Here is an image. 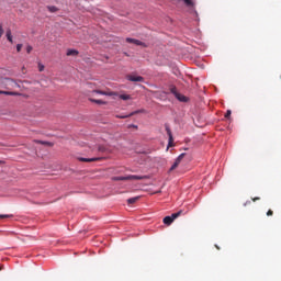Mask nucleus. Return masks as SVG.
<instances>
[{
	"label": "nucleus",
	"instance_id": "nucleus-1",
	"mask_svg": "<svg viewBox=\"0 0 281 281\" xmlns=\"http://www.w3.org/2000/svg\"><path fill=\"white\" fill-rule=\"evenodd\" d=\"M21 86L11 78H3L0 80V89H7V91H12L13 89H20Z\"/></svg>",
	"mask_w": 281,
	"mask_h": 281
},
{
	"label": "nucleus",
	"instance_id": "nucleus-2",
	"mask_svg": "<svg viewBox=\"0 0 281 281\" xmlns=\"http://www.w3.org/2000/svg\"><path fill=\"white\" fill-rule=\"evenodd\" d=\"M142 179H144V177L130 175L126 177H113L112 181H142Z\"/></svg>",
	"mask_w": 281,
	"mask_h": 281
},
{
	"label": "nucleus",
	"instance_id": "nucleus-3",
	"mask_svg": "<svg viewBox=\"0 0 281 281\" xmlns=\"http://www.w3.org/2000/svg\"><path fill=\"white\" fill-rule=\"evenodd\" d=\"M181 214H183V211H179L177 213H173V214H171V216H166V217H164L162 223L165 225H172V223H175L176 218H179V216Z\"/></svg>",
	"mask_w": 281,
	"mask_h": 281
},
{
	"label": "nucleus",
	"instance_id": "nucleus-4",
	"mask_svg": "<svg viewBox=\"0 0 281 281\" xmlns=\"http://www.w3.org/2000/svg\"><path fill=\"white\" fill-rule=\"evenodd\" d=\"M183 157H186V154H180L176 161L173 162V165L170 167L169 172H172V170H177V168H179V164H181V161H183Z\"/></svg>",
	"mask_w": 281,
	"mask_h": 281
},
{
	"label": "nucleus",
	"instance_id": "nucleus-5",
	"mask_svg": "<svg viewBox=\"0 0 281 281\" xmlns=\"http://www.w3.org/2000/svg\"><path fill=\"white\" fill-rule=\"evenodd\" d=\"M171 93H173V95L177 98V100H179V102H188V97L177 92L176 88L171 89Z\"/></svg>",
	"mask_w": 281,
	"mask_h": 281
},
{
	"label": "nucleus",
	"instance_id": "nucleus-6",
	"mask_svg": "<svg viewBox=\"0 0 281 281\" xmlns=\"http://www.w3.org/2000/svg\"><path fill=\"white\" fill-rule=\"evenodd\" d=\"M137 113H146V110L142 109V110H137V111H134L127 115H116V117L119 120H126V117H133V115H137Z\"/></svg>",
	"mask_w": 281,
	"mask_h": 281
},
{
	"label": "nucleus",
	"instance_id": "nucleus-7",
	"mask_svg": "<svg viewBox=\"0 0 281 281\" xmlns=\"http://www.w3.org/2000/svg\"><path fill=\"white\" fill-rule=\"evenodd\" d=\"M167 135L169 137L168 148H172L175 146V138L172 137V131H170V127H166Z\"/></svg>",
	"mask_w": 281,
	"mask_h": 281
},
{
	"label": "nucleus",
	"instance_id": "nucleus-8",
	"mask_svg": "<svg viewBox=\"0 0 281 281\" xmlns=\"http://www.w3.org/2000/svg\"><path fill=\"white\" fill-rule=\"evenodd\" d=\"M127 80H130V82H144V77L135 76V75H128Z\"/></svg>",
	"mask_w": 281,
	"mask_h": 281
},
{
	"label": "nucleus",
	"instance_id": "nucleus-9",
	"mask_svg": "<svg viewBox=\"0 0 281 281\" xmlns=\"http://www.w3.org/2000/svg\"><path fill=\"white\" fill-rule=\"evenodd\" d=\"M126 43H133L134 45L140 46V47H146V44L139 40H135V38H131L127 37L126 38Z\"/></svg>",
	"mask_w": 281,
	"mask_h": 281
},
{
	"label": "nucleus",
	"instance_id": "nucleus-10",
	"mask_svg": "<svg viewBox=\"0 0 281 281\" xmlns=\"http://www.w3.org/2000/svg\"><path fill=\"white\" fill-rule=\"evenodd\" d=\"M93 93H98L99 95H117V92H113V91H102V90H93Z\"/></svg>",
	"mask_w": 281,
	"mask_h": 281
},
{
	"label": "nucleus",
	"instance_id": "nucleus-11",
	"mask_svg": "<svg viewBox=\"0 0 281 281\" xmlns=\"http://www.w3.org/2000/svg\"><path fill=\"white\" fill-rule=\"evenodd\" d=\"M184 5H187V8H190L191 10H194V8H196V2L194 0H183Z\"/></svg>",
	"mask_w": 281,
	"mask_h": 281
},
{
	"label": "nucleus",
	"instance_id": "nucleus-12",
	"mask_svg": "<svg viewBox=\"0 0 281 281\" xmlns=\"http://www.w3.org/2000/svg\"><path fill=\"white\" fill-rule=\"evenodd\" d=\"M101 159H102L101 157H94V158H82V157H79L78 158L79 161H85V162L100 161Z\"/></svg>",
	"mask_w": 281,
	"mask_h": 281
},
{
	"label": "nucleus",
	"instance_id": "nucleus-13",
	"mask_svg": "<svg viewBox=\"0 0 281 281\" xmlns=\"http://www.w3.org/2000/svg\"><path fill=\"white\" fill-rule=\"evenodd\" d=\"M0 95H21V93L14 92V91H3V90H0Z\"/></svg>",
	"mask_w": 281,
	"mask_h": 281
},
{
	"label": "nucleus",
	"instance_id": "nucleus-14",
	"mask_svg": "<svg viewBox=\"0 0 281 281\" xmlns=\"http://www.w3.org/2000/svg\"><path fill=\"white\" fill-rule=\"evenodd\" d=\"M139 199H140V196L130 198V199L127 200V204H128V205H133V204H135L136 202H138Z\"/></svg>",
	"mask_w": 281,
	"mask_h": 281
},
{
	"label": "nucleus",
	"instance_id": "nucleus-15",
	"mask_svg": "<svg viewBox=\"0 0 281 281\" xmlns=\"http://www.w3.org/2000/svg\"><path fill=\"white\" fill-rule=\"evenodd\" d=\"M7 40L9 41V43H14V40L12 37V31L10 29L7 30Z\"/></svg>",
	"mask_w": 281,
	"mask_h": 281
},
{
	"label": "nucleus",
	"instance_id": "nucleus-16",
	"mask_svg": "<svg viewBox=\"0 0 281 281\" xmlns=\"http://www.w3.org/2000/svg\"><path fill=\"white\" fill-rule=\"evenodd\" d=\"M90 102H93L94 104H106V101L98 100V99H89Z\"/></svg>",
	"mask_w": 281,
	"mask_h": 281
},
{
	"label": "nucleus",
	"instance_id": "nucleus-17",
	"mask_svg": "<svg viewBox=\"0 0 281 281\" xmlns=\"http://www.w3.org/2000/svg\"><path fill=\"white\" fill-rule=\"evenodd\" d=\"M67 56H78V50H76V49H68L67 50Z\"/></svg>",
	"mask_w": 281,
	"mask_h": 281
},
{
	"label": "nucleus",
	"instance_id": "nucleus-18",
	"mask_svg": "<svg viewBox=\"0 0 281 281\" xmlns=\"http://www.w3.org/2000/svg\"><path fill=\"white\" fill-rule=\"evenodd\" d=\"M119 98L120 100H132L131 94H120Z\"/></svg>",
	"mask_w": 281,
	"mask_h": 281
},
{
	"label": "nucleus",
	"instance_id": "nucleus-19",
	"mask_svg": "<svg viewBox=\"0 0 281 281\" xmlns=\"http://www.w3.org/2000/svg\"><path fill=\"white\" fill-rule=\"evenodd\" d=\"M14 215L12 214H0V218H13Z\"/></svg>",
	"mask_w": 281,
	"mask_h": 281
},
{
	"label": "nucleus",
	"instance_id": "nucleus-20",
	"mask_svg": "<svg viewBox=\"0 0 281 281\" xmlns=\"http://www.w3.org/2000/svg\"><path fill=\"white\" fill-rule=\"evenodd\" d=\"M49 12H58V8L56 7H48Z\"/></svg>",
	"mask_w": 281,
	"mask_h": 281
},
{
	"label": "nucleus",
	"instance_id": "nucleus-21",
	"mask_svg": "<svg viewBox=\"0 0 281 281\" xmlns=\"http://www.w3.org/2000/svg\"><path fill=\"white\" fill-rule=\"evenodd\" d=\"M225 117L227 120H229V117H232V110H227L226 114H225Z\"/></svg>",
	"mask_w": 281,
	"mask_h": 281
},
{
	"label": "nucleus",
	"instance_id": "nucleus-22",
	"mask_svg": "<svg viewBox=\"0 0 281 281\" xmlns=\"http://www.w3.org/2000/svg\"><path fill=\"white\" fill-rule=\"evenodd\" d=\"M36 144H44L46 146H50L52 144L50 143H47V142H43V140H35Z\"/></svg>",
	"mask_w": 281,
	"mask_h": 281
},
{
	"label": "nucleus",
	"instance_id": "nucleus-23",
	"mask_svg": "<svg viewBox=\"0 0 281 281\" xmlns=\"http://www.w3.org/2000/svg\"><path fill=\"white\" fill-rule=\"evenodd\" d=\"M4 31H3V24H0V38L3 36Z\"/></svg>",
	"mask_w": 281,
	"mask_h": 281
},
{
	"label": "nucleus",
	"instance_id": "nucleus-24",
	"mask_svg": "<svg viewBox=\"0 0 281 281\" xmlns=\"http://www.w3.org/2000/svg\"><path fill=\"white\" fill-rule=\"evenodd\" d=\"M21 49H23V44H18L16 45V52L19 53V52H21Z\"/></svg>",
	"mask_w": 281,
	"mask_h": 281
},
{
	"label": "nucleus",
	"instance_id": "nucleus-25",
	"mask_svg": "<svg viewBox=\"0 0 281 281\" xmlns=\"http://www.w3.org/2000/svg\"><path fill=\"white\" fill-rule=\"evenodd\" d=\"M32 49H33V47H32L31 45H27V46H26V52H27L29 54H32Z\"/></svg>",
	"mask_w": 281,
	"mask_h": 281
},
{
	"label": "nucleus",
	"instance_id": "nucleus-26",
	"mask_svg": "<svg viewBox=\"0 0 281 281\" xmlns=\"http://www.w3.org/2000/svg\"><path fill=\"white\" fill-rule=\"evenodd\" d=\"M247 205H251V201H250V200H248V201H246V202L244 203V207H247Z\"/></svg>",
	"mask_w": 281,
	"mask_h": 281
},
{
	"label": "nucleus",
	"instance_id": "nucleus-27",
	"mask_svg": "<svg viewBox=\"0 0 281 281\" xmlns=\"http://www.w3.org/2000/svg\"><path fill=\"white\" fill-rule=\"evenodd\" d=\"M267 216H273V211H272V210H269V211L267 212Z\"/></svg>",
	"mask_w": 281,
	"mask_h": 281
},
{
	"label": "nucleus",
	"instance_id": "nucleus-28",
	"mask_svg": "<svg viewBox=\"0 0 281 281\" xmlns=\"http://www.w3.org/2000/svg\"><path fill=\"white\" fill-rule=\"evenodd\" d=\"M38 67H40V71H44L45 70V66L40 64Z\"/></svg>",
	"mask_w": 281,
	"mask_h": 281
},
{
	"label": "nucleus",
	"instance_id": "nucleus-29",
	"mask_svg": "<svg viewBox=\"0 0 281 281\" xmlns=\"http://www.w3.org/2000/svg\"><path fill=\"white\" fill-rule=\"evenodd\" d=\"M251 201H254L256 203V201H260V198H252Z\"/></svg>",
	"mask_w": 281,
	"mask_h": 281
},
{
	"label": "nucleus",
	"instance_id": "nucleus-30",
	"mask_svg": "<svg viewBox=\"0 0 281 281\" xmlns=\"http://www.w3.org/2000/svg\"><path fill=\"white\" fill-rule=\"evenodd\" d=\"M128 128H137V125H128Z\"/></svg>",
	"mask_w": 281,
	"mask_h": 281
},
{
	"label": "nucleus",
	"instance_id": "nucleus-31",
	"mask_svg": "<svg viewBox=\"0 0 281 281\" xmlns=\"http://www.w3.org/2000/svg\"><path fill=\"white\" fill-rule=\"evenodd\" d=\"M216 249H221V247H218V245H215Z\"/></svg>",
	"mask_w": 281,
	"mask_h": 281
},
{
	"label": "nucleus",
	"instance_id": "nucleus-32",
	"mask_svg": "<svg viewBox=\"0 0 281 281\" xmlns=\"http://www.w3.org/2000/svg\"><path fill=\"white\" fill-rule=\"evenodd\" d=\"M3 79V77H0V80H2Z\"/></svg>",
	"mask_w": 281,
	"mask_h": 281
}]
</instances>
